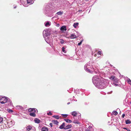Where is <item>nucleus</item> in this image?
I'll return each instance as SVG.
<instances>
[{
    "label": "nucleus",
    "instance_id": "1",
    "mask_svg": "<svg viewBox=\"0 0 131 131\" xmlns=\"http://www.w3.org/2000/svg\"><path fill=\"white\" fill-rule=\"evenodd\" d=\"M68 2L66 0H54L52 3L54 5L57 4L54 7H53L51 3L46 4L44 7L43 13L46 16L51 17L53 16V13L59 9L63 8Z\"/></svg>",
    "mask_w": 131,
    "mask_h": 131
},
{
    "label": "nucleus",
    "instance_id": "2",
    "mask_svg": "<svg viewBox=\"0 0 131 131\" xmlns=\"http://www.w3.org/2000/svg\"><path fill=\"white\" fill-rule=\"evenodd\" d=\"M108 84V82L104 81L103 79L100 81L95 85V86L99 89H103L106 88Z\"/></svg>",
    "mask_w": 131,
    "mask_h": 131
},
{
    "label": "nucleus",
    "instance_id": "3",
    "mask_svg": "<svg viewBox=\"0 0 131 131\" xmlns=\"http://www.w3.org/2000/svg\"><path fill=\"white\" fill-rule=\"evenodd\" d=\"M84 69L86 72L91 73H93L95 70L94 69L90 63H88L85 65Z\"/></svg>",
    "mask_w": 131,
    "mask_h": 131
},
{
    "label": "nucleus",
    "instance_id": "4",
    "mask_svg": "<svg viewBox=\"0 0 131 131\" xmlns=\"http://www.w3.org/2000/svg\"><path fill=\"white\" fill-rule=\"evenodd\" d=\"M103 79L100 76L95 75L93 77L92 79L93 83L95 85L97 84H98V83Z\"/></svg>",
    "mask_w": 131,
    "mask_h": 131
},
{
    "label": "nucleus",
    "instance_id": "5",
    "mask_svg": "<svg viewBox=\"0 0 131 131\" xmlns=\"http://www.w3.org/2000/svg\"><path fill=\"white\" fill-rule=\"evenodd\" d=\"M8 98L6 97H2L0 99V102L2 104L6 103L8 101Z\"/></svg>",
    "mask_w": 131,
    "mask_h": 131
},
{
    "label": "nucleus",
    "instance_id": "6",
    "mask_svg": "<svg viewBox=\"0 0 131 131\" xmlns=\"http://www.w3.org/2000/svg\"><path fill=\"white\" fill-rule=\"evenodd\" d=\"M43 35L44 38L50 36V33L49 30H47L43 31Z\"/></svg>",
    "mask_w": 131,
    "mask_h": 131
},
{
    "label": "nucleus",
    "instance_id": "7",
    "mask_svg": "<svg viewBox=\"0 0 131 131\" xmlns=\"http://www.w3.org/2000/svg\"><path fill=\"white\" fill-rule=\"evenodd\" d=\"M46 42L50 44L51 43L52 41V40L51 37H49V36L47 37L44 38Z\"/></svg>",
    "mask_w": 131,
    "mask_h": 131
},
{
    "label": "nucleus",
    "instance_id": "8",
    "mask_svg": "<svg viewBox=\"0 0 131 131\" xmlns=\"http://www.w3.org/2000/svg\"><path fill=\"white\" fill-rule=\"evenodd\" d=\"M27 0H19L20 4H22L24 6L27 7V5H26Z\"/></svg>",
    "mask_w": 131,
    "mask_h": 131
},
{
    "label": "nucleus",
    "instance_id": "9",
    "mask_svg": "<svg viewBox=\"0 0 131 131\" xmlns=\"http://www.w3.org/2000/svg\"><path fill=\"white\" fill-rule=\"evenodd\" d=\"M33 2L32 0H26V5H27L28 6L29 5L32 4Z\"/></svg>",
    "mask_w": 131,
    "mask_h": 131
},
{
    "label": "nucleus",
    "instance_id": "10",
    "mask_svg": "<svg viewBox=\"0 0 131 131\" xmlns=\"http://www.w3.org/2000/svg\"><path fill=\"white\" fill-rule=\"evenodd\" d=\"M7 105L9 106H12L13 105V104L12 103V102L11 100L8 98V100L7 102Z\"/></svg>",
    "mask_w": 131,
    "mask_h": 131
},
{
    "label": "nucleus",
    "instance_id": "11",
    "mask_svg": "<svg viewBox=\"0 0 131 131\" xmlns=\"http://www.w3.org/2000/svg\"><path fill=\"white\" fill-rule=\"evenodd\" d=\"M66 27L65 26H62L60 28V30L61 31H66L67 30Z\"/></svg>",
    "mask_w": 131,
    "mask_h": 131
},
{
    "label": "nucleus",
    "instance_id": "12",
    "mask_svg": "<svg viewBox=\"0 0 131 131\" xmlns=\"http://www.w3.org/2000/svg\"><path fill=\"white\" fill-rule=\"evenodd\" d=\"M65 124L64 123H63L60 126L59 128L61 129H64L65 128Z\"/></svg>",
    "mask_w": 131,
    "mask_h": 131
},
{
    "label": "nucleus",
    "instance_id": "13",
    "mask_svg": "<svg viewBox=\"0 0 131 131\" xmlns=\"http://www.w3.org/2000/svg\"><path fill=\"white\" fill-rule=\"evenodd\" d=\"M63 13V11H60L58 12H57L55 16H57V15H62Z\"/></svg>",
    "mask_w": 131,
    "mask_h": 131
},
{
    "label": "nucleus",
    "instance_id": "14",
    "mask_svg": "<svg viewBox=\"0 0 131 131\" xmlns=\"http://www.w3.org/2000/svg\"><path fill=\"white\" fill-rule=\"evenodd\" d=\"M35 122L37 123H39L40 122V121L38 118H36L34 120Z\"/></svg>",
    "mask_w": 131,
    "mask_h": 131
},
{
    "label": "nucleus",
    "instance_id": "15",
    "mask_svg": "<svg viewBox=\"0 0 131 131\" xmlns=\"http://www.w3.org/2000/svg\"><path fill=\"white\" fill-rule=\"evenodd\" d=\"M72 127V125H68L65 127V128H64V129H69L70 128H71Z\"/></svg>",
    "mask_w": 131,
    "mask_h": 131
},
{
    "label": "nucleus",
    "instance_id": "16",
    "mask_svg": "<svg viewBox=\"0 0 131 131\" xmlns=\"http://www.w3.org/2000/svg\"><path fill=\"white\" fill-rule=\"evenodd\" d=\"M32 127L30 126H27L26 127V131H29L32 129Z\"/></svg>",
    "mask_w": 131,
    "mask_h": 131
},
{
    "label": "nucleus",
    "instance_id": "17",
    "mask_svg": "<svg viewBox=\"0 0 131 131\" xmlns=\"http://www.w3.org/2000/svg\"><path fill=\"white\" fill-rule=\"evenodd\" d=\"M77 113L75 111H74L71 113L72 115L74 117H75L77 114Z\"/></svg>",
    "mask_w": 131,
    "mask_h": 131
},
{
    "label": "nucleus",
    "instance_id": "18",
    "mask_svg": "<svg viewBox=\"0 0 131 131\" xmlns=\"http://www.w3.org/2000/svg\"><path fill=\"white\" fill-rule=\"evenodd\" d=\"M48 128L45 127H43L41 129L42 131H48Z\"/></svg>",
    "mask_w": 131,
    "mask_h": 131
},
{
    "label": "nucleus",
    "instance_id": "19",
    "mask_svg": "<svg viewBox=\"0 0 131 131\" xmlns=\"http://www.w3.org/2000/svg\"><path fill=\"white\" fill-rule=\"evenodd\" d=\"M76 36L74 34H71L70 36V38L71 39H73L76 38Z\"/></svg>",
    "mask_w": 131,
    "mask_h": 131
},
{
    "label": "nucleus",
    "instance_id": "20",
    "mask_svg": "<svg viewBox=\"0 0 131 131\" xmlns=\"http://www.w3.org/2000/svg\"><path fill=\"white\" fill-rule=\"evenodd\" d=\"M74 120L72 122L73 123L77 124H80V123L77 120H75V119L74 118Z\"/></svg>",
    "mask_w": 131,
    "mask_h": 131
},
{
    "label": "nucleus",
    "instance_id": "21",
    "mask_svg": "<svg viewBox=\"0 0 131 131\" xmlns=\"http://www.w3.org/2000/svg\"><path fill=\"white\" fill-rule=\"evenodd\" d=\"M125 123L126 124H130L131 123L130 121L128 119L125 121Z\"/></svg>",
    "mask_w": 131,
    "mask_h": 131
},
{
    "label": "nucleus",
    "instance_id": "22",
    "mask_svg": "<svg viewBox=\"0 0 131 131\" xmlns=\"http://www.w3.org/2000/svg\"><path fill=\"white\" fill-rule=\"evenodd\" d=\"M17 108L18 109V110H23V108L20 106H16Z\"/></svg>",
    "mask_w": 131,
    "mask_h": 131
},
{
    "label": "nucleus",
    "instance_id": "23",
    "mask_svg": "<svg viewBox=\"0 0 131 131\" xmlns=\"http://www.w3.org/2000/svg\"><path fill=\"white\" fill-rule=\"evenodd\" d=\"M64 47L66 48V46H64V47H63L62 48V50L63 52L65 53L67 52V51L65 50V48Z\"/></svg>",
    "mask_w": 131,
    "mask_h": 131
},
{
    "label": "nucleus",
    "instance_id": "24",
    "mask_svg": "<svg viewBox=\"0 0 131 131\" xmlns=\"http://www.w3.org/2000/svg\"><path fill=\"white\" fill-rule=\"evenodd\" d=\"M78 25H79V23H78L77 22L76 23H75L73 24V26L75 28H76L77 27V26H78Z\"/></svg>",
    "mask_w": 131,
    "mask_h": 131
},
{
    "label": "nucleus",
    "instance_id": "25",
    "mask_svg": "<svg viewBox=\"0 0 131 131\" xmlns=\"http://www.w3.org/2000/svg\"><path fill=\"white\" fill-rule=\"evenodd\" d=\"M64 120L67 123H71L72 122L71 120L68 119H64Z\"/></svg>",
    "mask_w": 131,
    "mask_h": 131
},
{
    "label": "nucleus",
    "instance_id": "26",
    "mask_svg": "<svg viewBox=\"0 0 131 131\" xmlns=\"http://www.w3.org/2000/svg\"><path fill=\"white\" fill-rule=\"evenodd\" d=\"M128 103V100L126 99H125L124 101V103L125 105H126Z\"/></svg>",
    "mask_w": 131,
    "mask_h": 131
},
{
    "label": "nucleus",
    "instance_id": "27",
    "mask_svg": "<svg viewBox=\"0 0 131 131\" xmlns=\"http://www.w3.org/2000/svg\"><path fill=\"white\" fill-rule=\"evenodd\" d=\"M29 115L33 117H35L36 116V114L34 113H29Z\"/></svg>",
    "mask_w": 131,
    "mask_h": 131
},
{
    "label": "nucleus",
    "instance_id": "28",
    "mask_svg": "<svg viewBox=\"0 0 131 131\" xmlns=\"http://www.w3.org/2000/svg\"><path fill=\"white\" fill-rule=\"evenodd\" d=\"M52 122L54 124L57 125L58 124V122L57 120H53L52 121Z\"/></svg>",
    "mask_w": 131,
    "mask_h": 131
},
{
    "label": "nucleus",
    "instance_id": "29",
    "mask_svg": "<svg viewBox=\"0 0 131 131\" xmlns=\"http://www.w3.org/2000/svg\"><path fill=\"white\" fill-rule=\"evenodd\" d=\"M33 109H32V112H33L32 113H37V110L35 108H33Z\"/></svg>",
    "mask_w": 131,
    "mask_h": 131
},
{
    "label": "nucleus",
    "instance_id": "30",
    "mask_svg": "<svg viewBox=\"0 0 131 131\" xmlns=\"http://www.w3.org/2000/svg\"><path fill=\"white\" fill-rule=\"evenodd\" d=\"M52 117L57 119H59V116L58 115H53Z\"/></svg>",
    "mask_w": 131,
    "mask_h": 131
},
{
    "label": "nucleus",
    "instance_id": "31",
    "mask_svg": "<svg viewBox=\"0 0 131 131\" xmlns=\"http://www.w3.org/2000/svg\"><path fill=\"white\" fill-rule=\"evenodd\" d=\"M60 42L61 44H63L64 43V41L63 39H60Z\"/></svg>",
    "mask_w": 131,
    "mask_h": 131
},
{
    "label": "nucleus",
    "instance_id": "32",
    "mask_svg": "<svg viewBox=\"0 0 131 131\" xmlns=\"http://www.w3.org/2000/svg\"><path fill=\"white\" fill-rule=\"evenodd\" d=\"M127 81L128 84L131 85V80L129 78H128L127 79Z\"/></svg>",
    "mask_w": 131,
    "mask_h": 131
},
{
    "label": "nucleus",
    "instance_id": "33",
    "mask_svg": "<svg viewBox=\"0 0 131 131\" xmlns=\"http://www.w3.org/2000/svg\"><path fill=\"white\" fill-rule=\"evenodd\" d=\"M61 115L62 117L64 118L67 117L68 116V115L67 114H61Z\"/></svg>",
    "mask_w": 131,
    "mask_h": 131
},
{
    "label": "nucleus",
    "instance_id": "34",
    "mask_svg": "<svg viewBox=\"0 0 131 131\" xmlns=\"http://www.w3.org/2000/svg\"><path fill=\"white\" fill-rule=\"evenodd\" d=\"M113 81L114 82H117V79L115 77Z\"/></svg>",
    "mask_w": 131,
    "mask_h": 131
},
{
    "label": "nucleus",
    "instance_id": "35",
    "mask_svg": "<svg viewBox=\"0 0 131 131\" xmlns=\"http://www.w3.org/2000/svg\"><path fill=\"white\" fill-rule=\"evenodd\" d=\"M112 113H113V114L115 115H116L118 114L117 112L116 111H113Z\"/></svg>",
    "mask_w": 131,
    "mask_h": 131
},
{
    "label": "nucleus",
    "instance_id": "36",
    "mask_svg": "<svg viewBox=\"0 0 131 131\" xmlns=\"http://www.w3.org/2000/svg\"><path fill=\"white\" fill-rule=\"evenodd\" d=\"M50 23H49V21L47 22H46V23L45 25V26H50Z\"/></svg>",
    "mask_w": 131,
    "mask_h": 131
},
{
    "label": "nucleus",
    "instance_id": "37",
    "mask_svg": "<svg viewBox=\"0 0 131 131\" xmlns=\"http://www.w3.org/2000/svg\"><path fill=\"white\" fill-rule=\"evenodd\" d=\"M115 77L114 76V75H112L110 77V79L111 80H113Z\"/></svg>",
    "mask_w": 131,
    "mask_h": 131
},
{
    "label": "nucleus",
    "instance_id": "38",
    "mask_svg": "<svg viewBox=\"0 0 131 131\" xmlns=\"http://www.w3.org/2000/svg\"><path fill=\"white\" fill-rule=\"evenodd\" d=\"M92 130L90 129L89 128H88L86 127L85 128V131H92Z\"/></svg>",
    "mask_w": 131,
    "mask_h": 131
},
{
    "label": "nucleus",
    "instance_id": "39",
    "mask_svg": "<svg viewBox=\"0 0 131 131\" xmlns=\"http://www.w3.org/2000/svg\"><path fill=\"white\" fill-rule=\"evenodd\" d=\"M7 111L9 113H12L13 112V111L12 110L10 109H7Z\"/></svg>",
    "mask_w": 131,
    "mask_h": 131
},
{
    "label": "nucleus",
    "instance_id": "40",
    "mask_svg": "<svg viewBox=\"0 0 131 131\" xmlns=\"http://www.w3.org/2000/svg\"><path fill=\"white\" fill-rule=\"evenodd\" d=\"M75 93L76 94L79 93V90H75Z\"/></svg>",
    "mask_w": 131,
    "mask_h": 131
},
{
    "label": "nucleus",
    "instance_id": "41",
    "mask_svg": "<svg viewBox=\"0 0 131 131\" xmlns=\"http://www.w3.org/2000/svg\"><path fill=\"white\" fill-rule=\"evenodd\" d=\"M32 109H33V108H29L28 109V111L29 112H32Z\"/></svg>",
    "mask_w": 131,
    "mask_h": 131
},
{
    "label": "nucleus",
    "instance_id": "42",
    "mask_svg": "<svg viewBox=\"0 0 131 131\" xmlns=\"http://www.w3.org/2000/svg\"><path fill=\"white\" fill-rule=\"evenodd\" d=\"M83 41V40H81V41L79 43H78V46L82 44V42Z\"/></svg>",
    "mask_w": 131,
    "mask_h": 131
},
{
    "label": "nucleus",
    "instance_id": "43",
    "mask_svg": "<svg viewBox=\"0 0 131 131\" xmlns=\"http://www.w3.org/2000/svg\"><path fill=\"white\" fill-rule=\"evenodd\" d=\"M47 114L48 115H51L52 114L51 113V112L50 111L49 113H47Z\"/></svg>",
    "mask_w": 131,
    "mask_h": 131
},
{
    "label": "nucleus",
    "instance_id": "44",
    "mask_svg": "<svg viewBox=\"0 0 131 131\" xmlns=\"http://www.w3.org/2000/svg\"><path fill=\"white\" fill-rule=\"evenodd\" d=\"M101 53V52L100 51H99L97 52V54L98 55H100Z\"/></svg>",
    "mask_w": 131,
    "mask_h": 131
},
{
    "label": "nucleus",
    "instance_id": "45",
    "mask_svg": "<svg viewBox=\"0 0 131 131\" xmlns=\"http://www.w3.org/2000/svg\"><path fill=\"white\" fill-rule=\"evenodd\" d=\"M3 121V118L2 117H0V123Z\"/></svg>",
    "mask_w": 131,
    "mask_h": 131
},
{
    "label": "nucleus",
    "instance_id": "46",
    "mask_svg": "<svg viewBox=\"0 0 131 131\" xmlns=\"http://www.w3.org/2000/svg\"><path fill=\"white\" fill-rule=\"evenodd\" d=\"M88 128H89L90 129H92V126H89V127Z\"/></svg>",
    "mask_w": 131,
    "mask_h": 131
},
{
    "label": "nucleus",
    "instance_id": "47",
    "mask_svg": "<svg viewBox=\"0 0 131 131\" xmlns=\"http://www.w3.org/2000/svg\"><path fill=\"white\" fill-rule=\"evenodd\" d=\"M116 82H114L113 83V84L115 85L116 86H117L118 85V84H116Z\"/></svg>",
    "mask_w": 131,
    "mask_h": 131
},
{
    "label": "nucleus",
    "instance_id": "48",
    "mask_svg": "<svg viewBox=\"0 0 131 131\" xmlns=\"http://www.w3.org/2000/svg\"><path fill=\"white\" fill-rule=\"evenodd\" d=\"M49 125L51 127H52L53 126L52 124L51 123H50L49 124Z\"/></svg>",
    "mask_w": 131,
    "mask_h": 131
},
{
    "label": "nucleus",
    "instance_id": "49",
    "mask_svg": "<svg viewBox=\"0 0 131 131\" xmlns=\"http://www.w3.org/2000/svg\"><path fill=\"white\" fill-rule=\"evenodd\" d=\"M125 114H123L122 115V117H123V118H124V117H125Z\"/></svg>",
    "mask_w": 131,
    "mask_h": 131
},
{
    "label": "nucleus",
    "instance_id": "50",
    "mask_svg": "<svg viewBox=\"0 0 131 131\" xmlns=\"http://www.w3.org/2000/svg\"><path fill=\"white\" fill-rule=\"evenodd\" d=\"M29 131H35V130L33 128H32V129H31V130H30Z\"/></svg>",
    "mask_w": 131,
    "mask_h": 131
},
{
    "label": "nucleus",
    "instance_id": "51",
    "mask_svg": "<svg viewBox=\"0 0 131 131\" xmlns=\"http://www.w3.org/2000/svg\"><path fill=\"white\" fill-rule=\"evenodd\" d=\"M80 117H81V115H80V116H79L78 118H79V119H80Z\"/></svg>",
    "mask_w": 131,
    "mask_h": 131
},
{
    "label": "nucleus",
    "instance_id": "52",
    "mask_svg": "<svg viewBox=\"0 0 131 131\" xmlns=\"http://www.w3.org/2000/svg\"><path fill=\"white\" fill-rule=\"evenodd\" d=\"M57 26H60V24H57Z\"/></svg>",
    "mask_w": 131,
    "mask_h": 131
},
{
    "label": "nucleus",
    "instance_id": "53",
    "mask_svg": "<svg viewBox=\"0 0 131 131\" xmlns=\"http://www.w3.org/2000/svg\"><path fill=\"white\" fill-rule=\"evenodd\" d=\"M94 56L95 57H96V54H94Z\"/></svg>",
    "mask_w": 131,
    "mask_h": 131
},
{
    "label": "nucleus",
    "instance_id": "54",
    "mask_svg": "<svg viewBox=\"0 0 131 131\" xmlns=\"http://www.w3.org/2000/svg\"><path fill=\"white\" fill-rule=\"evenodd\" d=\"M70 104V102H68V103H67V105H69V104Z\"/></svg>",
    "mask_w": 131,
    "mask_h": 131
},
{
    "label": "nucleus",
    "instance_id": "55",
    "mask_svg": "<svg viewBox=\"0 0 131 131\" xmlns=\"http://www.w3.org/2000/svg\"><path fill=\"white\" fill-rule=\"evenodd\" d=\"M124 129H125L127 130V129L126 128H123Z\"/></svg>",
    "mask_w": 131,
    "mask_h": 131
},
{
    "label": "nucleus",
    "instance_id": "56",
    "mask_svg": "<svg viewBox=\"0 0 131 131\" xmlns=\"http://www.w3.org/2000/svg\"><path fill=\"white\" fill-rule=\"evenodd\" d=\"M79 12H81L82 11V10H79Z\"/></svg>",
    "mask_w": 131,
    "mask_h": 131
},
{
    "label": "nucleus",
    "instance_id": "57",
    "mask_svg": "<svg viewBox=\"0 0 131 131\" xmlns=\"http://www.w3.org/2000/svg\"><path fill=\"white\" fill-rule=\"evenodd\" d=\"M16 6H14V8H16Z\"/></svg>",
    "mask_w": 131,
    "mask_h": 131
},
{
    "label": "nucleus",
    "instance_id": "58",
    "mask_svg": "<svg viewBox=\"0 0 131 131\" xmlns=\"http://www.w3.org/2000/svg\"><path fill=\"white\" fill-rule=\"evenodd\" d=\"M73 100H74V101H77V100L76 99H75H75H73Z\"/></svg>",
    "mask_w": 131,
    "mask_h": 131
},
{
    "label": "nucleus",
    "instance_id": "59",
    "mask_svg": "<svg viewBox=\"0 0 131 131\" xmlns=\"http://www.w3.org/2000/svg\"><path fill=\"white\" fill-rule=\"evenodd\" d=\"M71 130H72L71 129H70V130H68V131H71Z\"/></svg>",
    "mask_w": 131,
    "mask_h": 131
},
{
    "label": "nucleus",
    "instance_id": "60",
    "mask_svg": "<svg viewBox=\"0 0 131 131\" xmlns=\"http://www.w3.org/2000/svg\"><path fill=\"white\" fill-rule=\"evenodd\" d=\"M56 32V31H54V33H55Z\"/></svg>",
    "mask_w": 131,
    "mask_h": 131
},
{
    "label": "nucleus",
    "instance_id": "61",
    "mask_svg": "<svg viewBox=\"0 0 131 131\" xmlns=\"http://www.w3.org/2000/svg\"><path fill=\"white\" fill-rule=\"evenodd\" d=\"M127 131H130V130H127Z\"/></svg>",
    "mask_w": 131,
    "mask_h": 131
},
{
    "label": "nucleus",
    "instance_id": "62",
    "mask_svg": "<svg viewBox=\"0 0 131 131\" xmlns=\"http://www.w3.org/2000/svg\"><path fill=\"white\" fill-rule=\"evenodd\" d=\"M130 104H131V102H130Z\"/></svg>",
    "mask_w": 131,
    "mask_h": 131
}]
</instances>
